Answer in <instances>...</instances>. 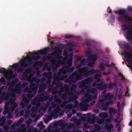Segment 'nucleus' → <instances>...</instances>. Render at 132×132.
<instances>
[{
	"label": "nucleus",
	"instance_id": "obj_3",
	"mask_svg": "<svg viewBox=\"0 0 132 132\" xmlns=\"http://www.w3.org/2000/svg\"><path fill=\"white\" fill-rule=\"evenodd\" d=\"M30 88L27 87L25 89V90L27 93L31 94L32 92H33L35 94H36L37 91V89L38 88V85L36 84L33 82H30Z\"/></svg>",
	"mask_w": 132,
	"mask_h": 132
},
{
	"label": "nucleus",
	"instance_id": "obj_36",
	"mask_svg": "<svg viewBox=\"0 0 132 132\" xmlns=\"http://www.w3.org/2000/svg\"><path fill=\"white\" fill-rule=\"evenodd\" d=\"M30 70V69L28 68H27V69L22 74L23 76L25 77H27V75L28 74V73L29 71Z\"/></svg>",
	"mask_w": 132,
	"mask_h": 132
},
{
	"label": "nucleus",
	"instance_id": "obj_19",
	"mask_svg": "<svg viewBox=\"0 0 132 132\" xmlns=\"http://www.w3.org/2000/svg\"><path fill=\"white\" fill-rule=\"evenodd\" d=\"M72 96H70L69 97V103H70L72 102L73 101L75 100L78 98L77 96L75 94L73 93V94H70Z\"/></svg>",
	"mask_w": 132,
	"mask_h": 132
},
{
	"label": "nucleus",
	"instance_id": "obj_53",
	"mask_svg": "<svg viewBox=\"0 0 132 132\" xmlns=\"http://www.w3.org/2000/svg\"><path fill=\"white\" fill-rule=\"evenodd\" d=\"M74 127V124L73 123H71L67 126V128L69 129H70L71 127Z\"/></svg>",
	"mask_w": 132,
	"mask_h": 132
},
{
	"label": "nucleus",
	"instance_id": "obj_23",
	"mask_svg": "<svg viewBox=\"0 0 132 132\" xmlns=\"http://www.w3.org/2000/svg\"><path fill=\"white\" fill-rule=\"evenodd\" d=\"M43 75L47 78H52V73L50 71L44 72L43 73Z\"/></svg>",
	"mask_w": 132,
	"mask_h": 132
},
{
	"label": "nucleus",
	"instance_id": "obj_51",
	"mask_svg": "<svg viewBox=\"0 0 132 132\" xmlns=\"http://www.w3.org/2000/svg\"><path fill=\"white\" fill-rule=\"evenodd\" d=\"M75 90V89L72 87L70 88V94H73V92Z\"/></svg>",
	"mask_w": 132,
	"mask_h": 132
},
{
	"label": "nucleus",
	"instance_id": "obj_49",
	"mask_svg": "<svg viewBox=\"0 0 132 132\" xmlns=\"http://www.w3.org/2000/svg\"><path fill=\"white\" fill-rule=\"evenodd\" d=\"M60 109L59 108H58L54 109L53 111L52 112H54V113H58L60 112Z\"/></svg>",
	"mask_w": 132,
	"mask_h": 132
},
{
	"label": "nucleus",
	"instance_id": "obj_9",
	"mask_svg": "<svg viewBox=\"0 0 132 132\" xmlns=\"http://www.w3.org/2000/svg\"><path fill=\"white\" fill-rule=\"evenodd\" d=\"M42 59L44 61L46 60L47 59L50 60L51 63L53 65L55 64L56 60V59L55 57H52L50 55H48L46 57H43Z\"/></svg>",
	"mask_w": 132,
	"mask_h": 132
},
{
	"label": "nucleus",
	"instance_id": "obj_20",
	"mask_svg": "<svg viewBox=\"0 0 132 132\" xmlns=\"http://www.w3.org/2000/svg\"><path fill=\"white\" fill-rule=\"evenodd\" d=\"M99 117L101 118L102 119H105L109 117V115L108 113L106 112H102L100 113L98 115Z\"/></svg>",
	"mask_w": 132,
	"mask_h": 132
},
{
	"label": "nucleus",
	"instance_id": "obj_29",
	"mask_svg": "<svg viewBox=\"0 0 132 132\" xmlns=\"http://www.w3.org/2000/svg\"><path fill=\"white\" fill-rule=\"evenodd\" d=\"M117 112L116 110L113 108H110L109 109V113L110 115L112 113L116 114Z\"/></svg>",
	"mask_w": 132,
	"mask_h": 132
},
{
	"label": "nucleus",
	"instance_id": "obj_48",
	"mask_svg": "<svg viewBox=\"0 0 132 132\" xmlns=\"http://www.w3.org/2000/svg\"><path fill=\"white\" fill-rule=\"evenodd\" d=\"M67 123L64 124V123L62 122L60 124V126L62 128H64L68 126Z\"/></svg>",
	"mask_w": 132,
	"mask_h": 132
},
{
	"label": "nucleus",
	"instance_id": "obj_34",
	"mask_svg": "<svg viewBox=\"0 0 132 132\" xmlns=\"http://www.w3.org/2000/svg\"><path fill=\"white\" fill-rule=\"evenodd\" d=\"M29 60L28 61H23L21 62L20 64V65L22 67H27L29 65Z\"/></svg>",
	"mask_w": 132,
	"mask_h": 132
},
{
	"label": "nucleus",
	"instance_id": "obj_41",
	"mask_svg": "<svg viewBox=\"0 0 132 132\" xmlns=\"http://www.w3.org/2000/svg\"><path fill=\"white\" fill-rule=\"evenodd\" d=\"M95 63V62L94 61L91 60L90 62L88 64V65L90 67H93Z\"/></svg>",
	"mask_w": 132,
	"mask_h": 132
},
{
	"label": "nucleus",
	"instance_id": "obj_59",
	"mask_svg": "<svg viewBox=\"0 0 132 132\" xmlns=\"http://www.w3.org/2000/svg\"><path fill=\"white\" fill-rule=\"evenodd\" d=\"M113 118V117H111L108 118H107L106 119H105V121L106 122H109L112 121Z\"/></svg>",
	"mask_w": 132,
	"mask_h": 132
},
{
	"label": "nucleus",
	"instance_id": "obj_50",
	"mask_svg": "<svg viewBox=\"0 0 132 132\" xmlns=\"http://www.w3.org/2000/svg\"><path fill=\"white\" fill-rule=\"evenodd\" d=\"M22 102L23 103H28V102L27 101V98L26 97H23V98L22 100Z\"/></svg>",
	"mask_w": 132,
	"mask_h": 132
},
{
	"label": "nucleus",
	"instance_id": "obj_21",
	"mask_svg": "<svg viewBox=\"0 0 132 132\" xmlns=\"http://www.w3.org/2000/svg\"><path fill=\"white\" fill-rule=\"evenodd\" d=\"M88 59L92 61H95L97 59V56L96 54H94L89 55L88 57Z\"/></svg>",
	"mask_w": 132,
	"mask_h": 132
},
{
	"label": "nucleus",
	"instance_id": "obj_40",
	"mask_svg": "<svg viewBox=\"0 0 132 132\" xmlns=\"http://www.w3.org/2000/svg\"><path fill=\"white\" fill-rule=\"evenodd\" d=\"M69 102V100L68 101L66 100H64L63 102L61 104V107L62 108L64 107V108H65V106L66 105V104H68Z\"/></svg>",
	"mask_w": 132,
	"mask_h": 132
},
{
	"label": "nucleus",
	"instance_id": "obj_27",
	"mask_svg": "<svg viewBox=\"0 0 132 132\" xmlns=\"http://www.w3.org/2000/svg\"><path fill=\"white\" fill-rule=\"evenodd\" d=\"M0 98L1 100H0V104H1L4 99L7 100L9 98V96L8 95H6V93L4 94L3 95L1 96Z\"/></svg>",
	"mask_w": 132,
	"mask_h": 132
},
{
	"label": "nucleus",
	"instance_id": "obj_16",
	"mask_svg": "<svg viewBox=\"0 0 132 132\" xmlns=\"http://www.w3.org/2000/svg\"><path fill=\"white\" fill-rule=\"evenodd\" d=\"M88 91L89 92L91 93L93 95L96 96V97H97V90L96 88H92L91 89L89 88L88 89Z\"/></svg>",
	"mask_w": 132,
	"mask_h": 132
},
{
	"label": "nucleus",
	"instance_id": "obj_5",
	"mask_svg": "<svg viewBox=\"0 0 132 132\" xmlns=\"http://www.w3.org/2000/svg\"><path fill=\"white\" fill-rule=\"evenodd\" d=\"M124 47L126 51L123 52L122 53V54H123L125 57L127 59H131L132 57V54L127 51L129 50L130 48V44L129 43H127L124 45Z\"/></svg>",
	"mask_w": 132,
	"mask_h": 132
},
{
	"label": "nucleus",
	"instance_id": "obj_26",
	"mask_svg": "<svg viewBox=\"0 0 132 132\" xmlns=\"http://www.w3.org/2000/svg\"><path fill=\"white\" fill-rule=\"evenodd\" d=\"M66 69H67L68 73H71L72 72L75 70V67H72L71 68H70V67L65 66V67Z\"/></svg>",
	"mask_w": 132,
	"mask_h": 132
},
{
	"label": "nucleus",
	"instance_id": "obj_12",
	"mask_svg": "<svg viewBox=\"0 0 132 132\" xmlns=\"http://www.w3.org/2000/svg\"><path fill=\"white\" fill-rule=\"evenodd\" d=\"M85 82L84 80H82L79 82L78 83V86L79 87L81 88H84L85 89H89L90 86L88 85H86Z\"/></svg>",
	"mask_w": 132,
	"mask_h": 132
},
{
	"label": "nucleus",
	"instance_id": "obj_2",
	"mask_svg": "<svg viewBox=\"0 0 132 132\" xmlns=\"http://www.w3.org/2000/svg\"><path fill=\"white\" fill-rule=\"evenodd\" d=\"M123 28V30L125 31L128 30L125 34V36L129 41L132 40V27H130L128 25L124 24L121 26Z\"/></svg>",
	"mask_w": 132,
	"mask_h": 132
},
{
	"label": "nucleus",
	"instance_id": "obj_30",
	"mask_svg": "<svg viewBox=\"0 0 132 132\" xmlns=\"http://www.w3.org/2000/svg\"><path fill=\"white\" fill-rule=\"evenodd\" d=\"M105 128L107 129L109 131H110L111 129L113 128V126L112 124H110L109 125H106L105 126Z\"/></svg>",
	"mask_w": 132,
	"mask_h": 132
},
{
	"label": "nucleus",
	"instance_id": "obj_31",
	"mask_svg": "<svg viewBox=\"0 0 132 132\" xmlns=\"http://www.w3.org/2000/svg\"><path fill=\"white\" fill-rule=\"evenodd\" d=\"M65 65H64L62 68L60 69V71L61 72L62 74H65L68 73L67 70V69H66L65 67Z\"/></svg>",
	"mask_w": 132,
	"mask_h": 132
},
{
	"label": "nucleus",
	"instance_id": "obj_39",
	"mask_svg": "<svg viewBox=\"0 0 132 132\" xmlns=\"http://www.w3.org/2000/svg\"><path fill=\"white\" fill-rule=\"evenodd\" d=\"M113 95H110L108 99L109 101L110 102V104H112L113 103Z\"/></svg>",
	"mask_w": 132,
	"mask_h": 132
},
{
	"label": "nucleus",
	"instance_id": "obj_35",
	"mask_svg": "<svg viewBox=\"0 0 132 132\" xmlns=\"http://www.w3.org/2000/svg\"><path fill=\"white\" fill-rule=\"evenodd\" d=\"M94 126L95 128V129L96 131L97 132L98 131L101 130V127L97 124H94Z\"/></svg>",
	"mask_w": 132,
	"mask_h": 132
},
{
	"label": "nucleus",
	"instance_id": "obj_55",
	"mask_svg": "<svg viewBox=\"0 0 132 132\" xmlns=\"http://www.w3.org/2000/svg\"><path fill=\"white\" fill-rule=\"evenodd\" d=\"M35 93L34 94H27V97L29 98H31L34 96L35 95Z\"/></svg>",
	"mask_w": 132,
	"mask_h": 132
},
{
	"label": "nucleus",
	"instance_id": "obj_15",
	"mask_svg": "<svg viewBox=\"0 0 132 132\" xmlns=\"http://www.w3.org/2000/svg\"><path fill=\"white\" fill-rule=\"evenodd\" d=\"M4 76L7 79H10L12 78H15L16 77V75L15 74H13L12 71H11L9 75L6 74Z\"/></svg>",
	"mask_w": 132,
	"mask_h": 132
},
{
	"label": "nucleus",
	"instance_id": "obj_8",
	"mask_svg": "<svg viewBox=\"0 0 132 132\" xmlns=\"http://www.w3.org/2000/svg\"><path fill=\"white\" fill-rule=\"evenodd\" d=\"M118 21L120 22H126L129 23H130L132 19L126 15H123L119 17L118 18Z\"/></svg>",
	"mask_w": 132,
	"mask_h": 132
},
{
	"label": "nucleus",
	"instance_id": "obj_10",
	"mask_svg": "<svg viewBox=\"0 0 132 132\" xmlns=\"http://www.w3.org/2000/svg\"><path fill=\"white\" fill-rule=\"evenodd\" d=\"M32 55H37V56H34L29 57V64L30 65L32 64V60H37L40 58V55L37 52H35L33 53Z\"/></svg>",
	"mask_w": 132,
	"mask_h": 132
},
{
	"label": "nucleus",
	"instance_id": "obj_44",
	"mask_svg": "<svg viewBox=\"0 0 132 132\" xmlns=\"http://www.w3.org/2000/svg\"><path fill=\"white\" fill-rule=\"evenodd\" d=\"M65 93L68 94L69 95H70V91L69 90V87L67 86L65 87Z\"/></svg>",
	"mask_w": 132,
	"mask_h": 132
},
{
	"label": "nucleus",
	"instance_id": "obj_1",
	"mask_svg": "<svg viewBox=\"0 0 132 132\" xmlns=\"http://www.w3.org/2000/svg\"><path fill=\"white\" fill-rule=\"evenodd\" d=\"M82 65V64H80L76 66V68L78 69L73 72L71 75L70 76L68 79H65L64 81L65 82L69 84L73 83L78 80L82 79L84 72L81 69L82 67H81Z\"/></svg>",
	"mask_w": 132,
	"mask_h": 132
},
{
	"label": "nucleus",
	"instance_id": "obj_54",
	"mask_svg": "<svg viewBox=\"0 0 132 132\" xmlns=\"http://www.w3.org/2000/svg\"><path fill=\"white\" fill-rule=\"evenodd\" d=\"M65 38L67 39H69L74 37V36L71 35H67L65 36Z\"/></svg>",
	"mask_w": 132,
	"mask_h": 132
},
{
	"label": "nucleus",
	"instance_id": "obj_45",
	"mask_svg": "<svg viewBox=\"0 0 132 132\" xmlns=\"http://www.w3.org/2000/svg\"><path fill=\"white\" fill-rule=\"evenodd\" d=\"M24 70L23 68H21L20 67H18L17 68L16 70L18 72H22Z\"/></svg>",
	"mask_w": 132,
	"mask_h": 132
},
{
	"label": "nucleus",
	"instance_id": "obj_46",
	"mask_svg": "<svg viewBox=\"0 0 132 132\" xmlns=\"http://www.w3.org/2000/svg\"><path fill=\"white\" fill-rule=\"evenodd\" d=\"M88 104H85L83 102H81L80 104V107L82 108H84L86 105L88 106Z\"/></svg>",
	"mask_w": 132,
	"mask_h": 132
},
{
	"label": "nucleus",
	"instance_id": "obj_57",
	"mask_svg": "<svg viewBox=\"0 0 132 132\" xmlns=\"http://www.w3.org/2000/svg\"><path fill=\"white\" fill-rule=\"evenodd\" d=\"M61 97L63 99H64L67 98V96L66 94L64 93L63 94H62L61 95Z\"/></svg>",
	"mask_w": 132,
	"mask_h": 132
},
{
	"label": "nucleus",
	"instance_id": "obj_56",
	"mask_svg": "<svg viewBox=\"0 0 132 132\" xmlns=\"http://www.w3.org/2000/svg\"><path fill=\"white\" fill-rule=\"evenodd\" d=\"M74 123L77 125H79L80 123V121L79 119H77L74 122Z\"/></svg>",
	"mask_w": 132,
	"mask_h": 132
},
{
	"label": "nucleus",
	"instance_id": "obj_61",
	"mask_svg": "<svg viewBox=\"0 0 132 132\" xmlns=\"http://www.w3.org/2000/svg\"><path fill=\"white\" fill-rule=\"evenodd\" d=\"M110 19L112 21H114L115 20V16L113 15H111L110 17Z\"/></svg>",
	"mask_w": 132,
	"mask_h": 132
},
{
	"label": "nucleus",
	"instance_id": "obj_32",
	"mask_svg": "<svg viewBox=\"0 0 132 132\" xmlns=\"http://www.w3.org/2000/svg\"><path fill=\"white\" fill-rule=\"evenodd\" d=\"M92 118H89L87 119V121L88 122H93L94 123L95 120V115L94 114H93L92 115Z\"/></svg>",
	"mask_w": 132,
	"mask_h": 132
},
{
	"label": "nucleus",
	"instance_id": "obj_24",
	"mask_svg": "<svg viewBox=\"0 0 132 132\" xmlns=\"http://www.w3.org/2000/svg\"><path fill=\"white\" fill-rule=\"evenodd\" d=\"M126 11L124 9H121L117 11H115L114 12L119 15H124Z\"/></svg>",
	"mask_w": 132,
	"mask_h": 132
},
{
	"label": "nucleus",
	"instance_id": "obj_43",
	"mask_svg": "<svg viewBox=\"0 0 132 132\" xmlns=\"http://www.w3.org/2000/svg\"><path fill=\"white\" fill-rule=\"evenodd\" d=\"M73 107V105L71 103L67 104L65 106V108L66 109H71Z\"/></svg>",
	"mask_w": 132,
	"mask_h": 132
},
{
	"label": "nucleus",
	"instance_id": "obj_42",
	"mask_svg": "<svg viewBox=\"0 0 132 132\" xmlns=\"http://www.w3.org/2000/svg\"><path fill=\"white\" fill-rule=\"evenodd\" d=\"M104 66H105V64L103 63H102L100 65L99 67L100 69L101 70L103 71L105 69Z\"/></svg>",
	"mask_w": 132,
	"mask_h": 132
},
{
	"label": "nucleus",
	"instance_id": "obj_38",
	"mask_svg": "<svg viewBox=\"0 0 132 132\" xmlns=\"http://www.w3.org/2000/svg\"><path fill=\"white\" fill-rule=\"evenodd\" d=\"M103 103H101L99 102V100L97 102V103L96 105V107L97 108L99 109H102Z\"/></svg>",
	"mask_w": 132,
	"mask_h": 132
},
{
	"label": "nucleus",
	"instance_id": "obj_25",
	"mask_svg": "<svg viewBox=\"0 0 132 132\" xmlns=\"http://www.w3.org/2000/svg\"><path fill=\"white\" fill-rule=\"evenodd\" d=\"M105 100L104 99H100L99 100V102L101 103H103L102 106V109H103V110H106L107 109V107L105 105V102H104Z\"/></svg>",
	"mask_w": 132,
	"mask_h": 132
},
{
	"label": "nucleus",
	"instance_id": "obj_14",
	"mask_svg": "<svg viewBox=\"0 0 132 132\" xmlns=\"http://www.w3.org/2000/svg\"><path fill=\"white\" fill-rule=\"evenodd\" d=\"M29 102L28 103H23L22 102H21L20 104V105L21 106L22 108L24 109L25 107H26L27 109H30L31 107V104H29Z\"/></svg>",
	"mask_w": 132,
	"mask_h": 132
},
{
	"label": "nucleus",
	"instance_id": "obj_60",
	"mask_svg": "<svg viewBox=\"0 0 132 132\" xmlns=\"http://www.w3.org/2000/svg\"><path fill=\"white\" fill-rule=\"evenodd\" d=\"M62 83L61 82H58L56 84V86L57 87H61L62 86Z\"/></svg>",
	"mask_w": 132,
	"mask_h": 132
},
{
	"label": "nucleus",
	"instance_id": "obj_4",
	"mask_svg": "<svg viewBox=\"0 0 132 132\" xmlns=\"http://www.w3.org/2000/svg\"><path fill=\"white\" fill-rule=\"evenodd\" d=\"M84 73L83 76L88 77L91 75H93L96 72L95 69L93 68L92 69L88 70L89 69L87 67H82L81 68Z\"/></svg>",
	"mask_w": 132,
	"mask_h": 132
},
{
	"label": "nucleus",
	"instance_id": "obj_58",
	"mask_svg": "<svg viewBox=\"0 0 132 132\" xmlns=\"http://www.w3.org/2000/svg\"><path fill=\"white\" fill-rule=\"evenodd\" d=\"M6 70L5 69L2 68L1 69H0V73H5L6 72Z\"/></svg>",
	"mask_w": 132,
	"mask_h": 132
},
{
	"label": "nucleus",
	"instance_id": "obj_22",
	"mask_svg": "<svg viewBox=\"0 0 132 132\" xmlns=\"http://www.w3.org/2000/svg\"><path fill=\"white\" fill-rule=\"evenodd\" d=\"M49 48L46 47L43 50H39V52L42 55H46L47 54L48 52L49 51Z\"/></svg>",
	"mask_w": 132,
	"mask_h": 132
},
{
	"label": "nucleus",
	"instance_id": "obj_18",
	"mask_svg": "<svg viewBox=\"0 0 132 132\" xmlns=\"http://www.w3.org/2000/svg\"><path fill=\"white\" fill-rule=\"evenodd\" d=\"M46 85L45 83L40 84L39 86V89L38 91V93H39L43 92L44 89L46 88Z\"/></svg>",
	"mask_w": 132,
	"mask_h": 132
},
{
	"label": "nucleus",
	"instance_id": "obj_13",
	"mask_svg": "<svg viewBox=\"0 0 132 132\" xmlns=\"http://www.w3.org/2000/svg\"><path fill=\"white\" fill-rule=\"evenodd\" d=\"M97 88L100 90L105 89L107 88V85L106 83H104L103 81H101L98 83Z\"/></svg>",
	"mask_w": 132,
	"mask_h": 132
},
{
	"label": "nucleus",
	"instance_id": "obj_47",
	"mask_svg": "<svg viewBox=\"0 0 132 132\" xmlns=\"http://www.w3.org/2000/svg\"><path fill=\"white\" fill-rule=\"evenodd\" d=\"M55 113L54 112H53L52 111H51L50 113V114L52 117H54L55 118V119L58 116L57 114H55Z\"/></svg>",
	"mask_w": 132,
	"mask_h": 132
},
{
	"label": "nucleus",
	"instance_id": "obj_17",
	"mask_svg": "<svg viewBox=\"0 0 132 132\" xmlns=\"http://www.w3.org/2000/svg\"><path fill=\"white\" fill-rule=\"evenodd\" d=\"M86 84H90L91 82H92L94 81V79L92 77H88L83 80Z\"/></svg>",
	"mask_w": 132,
	"mask_h": 132
},
{
	"label": "nucleus",
	"instance_id": "obj_37",
	"mask_svg": "<svg viewBox=\"0 0 132 132\" xmlns=\"http://www.w3.org/2000/svg\"><path fill=\"white\" fill-rule=\"evenodd\" d=\"M105 121L104 119H99L97 121V123L100 125H101L104 123Z\"/></svg>",
	"mask_w": 132,
	"mask_h": 132
},
{
	"label": "nucleus",
	"instance_id": "obj_62",
	"mask_svg": "<svg viewBox=\"0 0 132 132\" xmlns=\"http://www.w3.org/2000/svg\"><path fill=\"white\" fill-rule=\"evenodd\" d=\"M37 98V97H36L31 102V104L33 105H35L36 103V99Z\"/></svg>",
	"mask_w": 132,
	"mask_h": 132
},
{
	"label": "nucleus",
	"instance_id": "obj_52",
	"mask_svg": "<svg viewBox=\"0 0 132 132\" xmlns=\"http://www.w3.org/2000/svg\"><path fill=\"white\" fill-rule=\"evenodd\" d=\"M101 74H95L94 75V78L95 79V80L96 79L98 78L101 77Z\"/></svg>",
	"mask_w": 132,
	"mask_h": 132
},
{
	"label": "nucleus",
	"instance_id": "obj_28",
	"mask_svg": "<svg viewBox=\"0 0 132 132\" xmlns=\"http://www.w3.org/2000/svg\"><path fill=\"white\" fill-rule=\"evenodd\" d=\"M72 57H70L68 59L67 64V65H65L66 66L71 67L72 65Z\"/></svg>",
	"mask_w": 132,
	"mask_h": 132
},
{
	"label": "nucleus",
	"instance_id": "obj_64",
	"mask_svg": "<svg viewBox=\"0 0 132 132\" xmlns=\"http://www.w3.org/2000/svg\"><path fill=\"white\" fill-rule=\"evenodd\" d=\"M52 80V78H47V80L46 82L48 84H50L51 83Z\"/></svg>",
	"mask_w": 132,
	"mask_h": 132
},
{
	"label": "nucleus",
	"instance_id": "obj_6",
	"mask_svg": "<svg viewBox=\"0 0 132 132\" xmlns=\"http://www.w3.org/2000/svg\"><path fill=\"white\" fill-rule=\"evenodd\" d=\"M62 74V73L60 70L58 72L57 75L56 73H54L53 75V80L58 82L60 81L63 80L67 77V76H61V74Z\"/></svg>",
	"mask_w": 132,
	"mask_h": 132
},
{
	"label": "nucleus",
	"instance_id": "obj_7",
	"mask_svg": "<svg viewBox=\"0 0 132 132\" xmlns=\"http://www.w3.org/2000/svg\"><path fill=\"white\" fill-rule=\"evenodd\" d=\"M8 90L11 91L10 94L11 95H12L13 97L15 96V95L14 94V93L19 94L21 91V89L19 87L13 88V87L12 86H9L8 88Z\"/></svg>",
	"mask_w": 132,
	"mask_h": 132
},
{
	"label": "nucleus",
	"instance_id": "obj_33",
	"mask_svg": "<svg viewBox=\"0 0 132 132\" xmlns=\"http://www.w3.org/2000/svg\"><path fill=\"white\" fill-rule=\"evenodd\" d=\"M43 64V62L40 61H36L34 62L33 65L34 67H36L38 66L39 65H42Z\"/></svg>",
	"mask_w": 132,
	"mask_h": 132
},
{
	"label": "nucleus",
	"instance_id": "obj_11",
	"mask_svg": "<svg viewBox=\"0 0 132 132\" xmlns=\"http://www.w3.org/2000/svg\"><path fill=\"white\" fill-rule=\"evenodd\" d=\"M85 96L87 98L84 101L87 103L90 102L92 101L93 99H95L96 98V96L91 95L88 93H86Z\"/></svg>",
	"mask_w": 132,
	"mask_h": 132
},
{
	"label": "nucleus",
	"instance_id": "obj_63",
	"mask_svg": "<svg viewBox=\"0 0 132 132\" xmlns=\"http://www.w3.org/2000/svg\"><path fill=\"white\" fill-rule=\"evenodd\" d=\"M5 78L3 77H2L0 79V82L2 84H4L5 82Z\"/></svg>",
	"mask_w": 132,
	"mask_h": 132
}]
</instances>
